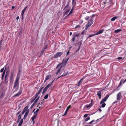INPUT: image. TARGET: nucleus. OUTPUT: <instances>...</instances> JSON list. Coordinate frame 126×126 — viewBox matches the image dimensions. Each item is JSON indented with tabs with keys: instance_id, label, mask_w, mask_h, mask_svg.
Listing matches in <instances>:
<instances>
[{
	"instance_id": "obj_1",
	"label": "nucleus",
	"mask_w": 126,
	"mask_h": 126,
	"mask_svg": "<svg viewBox=\"0 0 126 126\" xmlns=\"http://www.w3.org/2000/svg\"><path fill=\"white\" fill-rule=\"evenodd\" d=\"M68 59L69 58H66L64 59L63 60L62 63H61L59 64L56 67V68H58L60 66H61L62 64L64 63V65H65L66 64V63L68 61Z\"/></svg>"
},
{
	"instance_id": "obj_2",
	"label": "nucleus",
	"mask_w": 126,
	"mask_h": 126,
	"mask_svg": "<svg viewBox=\"0 0 126 126\" xmlns=\"http://www.w3.org/2000/svg\"><path fill=\"white\" fill-rule=\"evenodd\" d=\"M68 7L69 5H68L66 6L65 7H64V10H67L65 12L63 13V14L64 15H65L67 14L69 12L70 10V8H68Z\"/></svg>"
},
{
	"instance_id": "obj_3",
	"label": "nucleus",
	"mask_w": 126,
	"mask_h": 126,
	"mask_svg": "<svg viewBox=\"0 0 126 126\" xmlns=\"http://www.w3.org/2000/svg\"><path fill=\"white\" fill-rule=\"evenodd\" d=\"M19 77H18V75L17 76V78L16 79V80L15 81L14 85V88H15L18 85V81L19 79Z\"/></svg>"
},
{
	"instance_id": "obj_4",
	"label": "nucleus",
	"mask_w": 126,
	"mask_h": 126,
	"mask_svg": "<svg viewBox=\"0 0 126 126\" xmlns=\"http://www.w3.org/2000/svg\"><path fill=\"white\" fill-rule=\"evenodd\" d=\"M63 53L61 52H58L55 54L54 57L55 58H57L60 56Z\"/></svg>"
},
{
	"instance_id": "obj_5",
	"label": "nucleus",
	"mask_w": 126,
	"mask_h": 126,
	"mask_svg": "<svg viewBox=\"0 0 126 126\" xmlns=\"http://www.w3.org/2000/svg\"><path fill=\"white\" fill-rule=\"evenodd\" d=\"M93 21L92 20V19H90L88 22L86 26V27H87V28L89 27L90 26H91L93 23Z\"/></svg>"
},
{
	"instance_id": "obj_6",
	"label": "nucleus",
	"mask_w": 126,
	"mask_h": 126,
	"mask_svg": "<svg viewBox=\"0 0 126 126\" xmlns=\"http://www.w3.org/2000/svg\"><path fill=\"white\" fill-rule=\"evenodd\" d=\"M109 96V95H107L106 97L101 100L100 102V103L101 104H102L104 102H105L108 98Z\"/></svg>"
},
{
	"instance_id": "obj_7",
	"label": "nucleus",
	"mask_w": 126,
	"mask_h": 126,
	"mask_svg": "<svg viewBox=\"0 0 126 126\" xmlns=\"http://www.w3.org/2000/svg\"><path fill=\"white\" fill-rule=\"evenodd\" d=\"M121 97V94L120 92H119L117 95V99L118 100H119Z\"/></svg>"
},
{
	"instance_id": "obj_8",
	"label": "nucleus",
	"mask_w": 126,
	"mask_h": 126,
	"mask_svg": "<svg viewBox=\"0 0 126 126\" xmlns=\"http://www.w3.org/2000/svg\"><path fill=\"white\" fill-rule=\"evenodd\" d=\"M39 97L40 96H37V97H36V96H35L34 99H36L34 102V104H36L37 102V101L39 100Z\"/></svg>"
},
{
	"instance_id": "obj_9",
	"label": "nucleus",
	"mask_w": 126,
	"mask_h": 126,
	"mask_svg": "<svg viewBox=\"0 0 126 126\" xmlns=\"http://www.w3.org/2000/svg\"><path fill=\"white\" fill-rule=\"evenodd\" d=\"M71 106L70 105H69L68 106L67 108L66 109V110L64 114L63 115V116H64L67 113V111L71 107Z\"/></svg>"
},
{
	"instance_id": "obj_10",
	"label": "nucleus",
	"mask_w": 126,
	"mask_h": 126,
	"mask_svg": "<svg viewBox=\"0 0 126 126\" xmlns=\"http://www.w3.org/2000/svg\"><path fill=\"white\" fill-rule=\"evenodd\" d=\"M51 77V75H48L46 77V78L44 81V82H45L47 80L49 79Z\"/></svg>"
},
{
	"instance_id": "obj_11",
	"label": "nucleus",
	"mask_w": 126,
	"mask_h": 126,
	"mask_svg": "<svg viewBox=\"0 0 126 126\" xmlns=\"http://www.w3.org/2000/svg\"><path fill=\"white\" fill-rule=\"evenodd\" d=\"M22 91V90L21 89H20V90L19 91V92L17 93L16 95L14 96H18L21 93Z\"/></svg>"
},
{
	"instance_id": "obj_12",
	"label": "nucleus",
	"mask_w": 126,
	"mask_h": 126,
	"mask_svg": "<svg viewBox=\"0 0 126 126\" xmlns=\"http://www.w3.org/2000/svg\"><path fill=\"white\" fill-rule=\"evenodd\" d=\"M35 114V115L33 116L32 118V121H33V124L35 122V121L34 120L36 118L37 115V114Z\"/></svg>"
},
{
	"instance_id": "obj_13",
	"label": "nucleus",
	"mask_w": 126,
	"mask_h": 126,
	"mask_svg": "<svg viewBox=\"0 0 126 126\" xmlns=\"http://www.w3.org/2000/svg\"><path fill=\"white\" fill-rule=\"evenodd\" d=\"M104 30L103 29L101 30H99L98 32L96 33H95V34L96 35H98L99 34H101V33H102L104 31Z\"/></svg>"
},
{
	"instance_id": "obj_14",
	"label": "nucleus",
	"mask_w": 126,
	"mask_h": 126,
	"mask_svg": "<svg viewBox=\"0 0 126 126\" xmlns=\"http://www.w3.org/2000/svg\"><path fill=\"white\" fill-rule=\"evenodd\" d=\"M101 91H99L97 92V95L99 96V99L101 98Z\"/></svg>"
},
{
	"instance_id": "obj_15",
	"label": "nucleus",
	"mask_w": 126,
	"mask_h": 126,
	"mask_svg": "<svg viewBox=\"0 0 126 126\" xmlns=\"http://www.w3.org/2000/svg\"><path fill=\"white\" fill-rule=\"evenodd\" d=\"M27 7H25L24 8V9L22 10V13H21V15L22 16V17L23 16L24 12H25V10H26Z\"/></svg>"
},
{
	"instance_id": "obj_16",
	"label": "nucleus",
	"mask_w": 126,
	"mask_h": 126,
	"mask_svg": "<svg viewBox=\"0 0 126 126\" xmlns=\"http://www.w3.org/2000/svg\"><path fill=\"white\" fill-rule=\"evenodd\" d=\"M28 109V106H26V107H25L24 109V110H23L22 112V114H24V112H25L26 110H27Z\"/></svg>"
},
{
	"instance_id": "obj_17",
	"label": "nucleus",
	"mask_w": 126,
	"mask_h": 126,
	"mask_svg": "<svg viewBox=\"0 0 126 126\" xmlns=\"http://www.w3.org/2000/svg\"><path fill=\"white\" fill-rule=\"evenodd\" d=\"M93 105V104L92 103H91L90 104H88V105H86L85 106L86 107H87V108H88L89 107H92Z\"/></svg>"
},
{
	"instance_id": "obj_18",
	"label": "nucleus",
	"mask_w": 126,
	"mask_h": 126,
	"mask_svg": "<svg viewBox=\"0 0 126 126\" xmlns=\"http://www.w3.org/2000/svg\"><path fill=\"white\" fill-rule=\"evenodd\" d=\"M121 31V30L120 29H117L114 31V33H117L118 32H120Z\"/></svg>"
},
{
	"instance_id": "obj_19",
	"label": "nucleus",
	"mask_w": 126,
	"mask_h": 126,
	"mask_svg": "<svg viewBox=\"0 0 126 126\" xmlns=\"http://www.w3.org/2000/svg\"><path fill=\"white\" fill-rule=\"evenodd\" d=\"M83 79V78L80 80L78 83L77 84V86H79L80 85V83L82 82Z\"/></svg>"
},
{
	"instance_id": "obj_20",
	"label": "nucleus",
	"mask_w": 126,
	"mask_h": 126,
	"mask_svg": "<svg viewBox=\"0 0 126 126\" xmlns=\"http://www.w3.org/2000/svg\"><path fill=\"white\" fill-rule=\"evenodd\" d=\"M6 67L5 68V70H4V71L3 72V73H2V79H3V77L4 76V75L5 73V71L6 70Z\"/></svg>"
},
{
	"instance_id": "obj_21",
	"label": "nucleus",
	"mask_w": 126,
	"mask_h": 126,
	"mask_svg": "<svg viewBox=\"0 0 126 126\" xmlns=\"http://www.w3.org/2000/svg\"><path fill=\"white\" fill-rule=\"evenodd\" d=\"M73 10H74V8H72V9H71V11L69 12V13L68 15L67 16H66V17L67 16H69L70 14H71L72 13Z\"/></svg>"
},
{
	"instance_id": "obj_22",
	"label": "nucleus",
	"mask_w": 126,
	"mask_h": 126,
	"mask_svg": "<svg viewBox=\"0 0 126 126\" xmlns=\"http://www.w3.org/2000/svg\"><path fill=\"white\" fill-rule=\"evenodd\" d=\"M23 122V119H22L21 120L20 122L19 123L18 125V126H21L22 124V123Z\"/></svg>"
},
{
	"instance_id": "obj_23",
	"label": "nucleus",
	"mask_w": 126,
	"mask_h": 126,
	"mask_svg": "<svg viewBox=\"0 0 126 126\" xmlns=\"http://www.w3.org/2000/svg\"><path fill=\"white\" fill-rule=\"evenodd\" d=\"M117 18V17L116 16H114L111 19V20L112 21H114Z\"/></svg>"
},
{
	"instance_id": "obj_24",
	"label": "nucleus",
	"mask_w": 126,
	"mask_h": 126,
	"mask_svg": "<svg viewBox=\"0 0 126 126\" xmlns=\"http://www.w3.org/2000/svg\"><path fill=\"white\" fill-rule=\"evenodd\" d=\"M21 117V114H19L18 116V119L17 121L19 122L20 120Z\"/></svg>"
},
{
	"instance_id": "obj_25",
	"label": "nucleus",
	"mask_w": 126,
	"mask_h": 126,
	"mask_svg": "<svg viewBox=\"0 0 126 126\" xmlns=\"http://www.w3.org/2000/svg\"><path fill=\"white\" fill-rule=\"evenodd\" d=\"M52 82L51 84H48L45 87L47 89H48L51 85Z\"/></svg>"
},
{
	"instance_id": "obj_26",
	"label": "nucleus",
	"mask_w": 126,
	"mask_h": 126,
	"mask_svg": "<svg viewBox=\"0 0 126 126\" xmlns=\"http://www.w3.org/2000/svg\"><path fill=\"white\" fill-rule=\"evenodd\" d=\"M60 67V68L58 70V71L57 73L56 74H58L60 72L62 66V65Z\"/></svg>"
},
{
	"instance_id": "obj_27",
	"label": "nucleus",
	"mask_w": 126,
	"mask_h": 126,
	"mask_svg": "<svg viewBox=\"0 0 126 126\" xmlns=\"http://www.w3.org/2000/svg\"><path fill=\"white\" fill-rule=\"evenodd\" d=\"M47 89L45 87L44 89L43 90V94H44V93L45 92H46V90Z\"/></svg>"
},
{
	"instance_id": "obj_28",
	"label": "nucleus",
	"mask_w": 126,
	"mask_h": 126,
	"mask_svg": "<svg viewBox=\"0 0 126 126\" xmlns=\"http://www.w3.org/2000/svg\"><path fill=\"white\" fill-rule=\"evenodd\" d=\"M39 109H37L36 111L35 112H34V114H37V112L39 111Z\"/></svg>"
},
{
	"instance_id": "obj_29",
	"label": "nucleus",
	"mask_w": 126,
	"mask_h": 126,
	"mask_svg": "<svg viewBox=\"0 0 126 126\" xmlns=\"http://www.w3.org/2000/svg\"><path fill=\"white\" fill-rule=\"evenodd\" d=\"M40 93V92H39L38 91L35 95L36 96V97H37V96H40L39 95Z\"/></svg>"
},
{
	"instance_id": "obj_30",
	"label": "nucleus",
	"mask_w": 126,
	"mask_h": 126,
	"mask_svg": "<svg viewBox=\"0 0 126 126\" xmlns=\"http://www.w3.org/2000/svg\"><path fill=\"white\" fill-rule=\"evenodd\" d=\"M40 93V92H39L38 91L35 95L36 96V97H37V96H40L39 95Z\"/></svg>"
},
{
	"instance_id": "obj_31",
	"label": "nucleus",
	"mask_w": 126,
	"mask_h": 126,
	"mask_svg": "<svg viewBox=\"0 0 126 126\" xmlns=\"http://www.w3.org/2000/svg\"><path fill=\"white\" fill-rule=\"evenodd\" d=\"M25 111H26V112L25 114H26V115H28V114L29 112V110H28V109L27 110H26Z\"/></svg>"
},
{
	"instance_id": "obj_32",
	"label": "nucleus",
	"mask_w": 126,
	"mask_h": 126,
	"mask_svg": "<svg viewBox=\"0 0 126 126\" xmlns=\"http://www.w3.org/2000/svg\"><path fill=\"white\" fill-rule=\"evenodd\" d=\"M96 35V34H94L90 35L88 36V38L90 37L93 36L95 35Z\"/></svg>"
},
{
	"instance_id": "obj_33",
	"label": "nucleus",
	"mask_w": 126,
	"mask_h": 126,
	"mask_svg": "<svg viewBox=\"0 0 126 126\" xmlns=\"http://www.w3.org/2000/svg\"><path fill=\"white\" fill-rule=\"evenodd\" d=\"M14 79V78L13 76H12L10 77V81L13 82Z\"/></svg>"
},
{
	"instance_id": "obj_34",
	"label": "nucleus",
	"mask_w": 126,
	"mask_h": 126,
	"mask_svg": "<svg viewBox=\"0 0 126 126\" xmlns=\"http://www.w3.org/2000/svg\"><path fill=\"white\" fill-rule=\"evenodd\" d=\"M48 94H47L44 97V99H47L48 97Z\"/></svg>"
},
{
	"instance_id": "obj_35",
	"label": "nucleus",
	"mask_w": 126,
	"mask_h": 126,
	"mask_svg": "<svg viewBox=\"0 0 126 126\" xmlns=\"http://www.w3.org/2000/svg\"><path fill=\"white\" fill-rule=\"evenodd\" d=\"M102 104V105L101 107L102 108L104 107L106 105V104L105 103H103V104Z\"/></svg>"
},
{
	"instance_id": "obj_36",
	"label": "nucleus",
	"mask_w": 126,
	"mask_h": 126,
	"mask_svg": "<svg viewBox=\"0 0 126 126\" xmlns=\"http://www.w3.org/2000/svg\"><path fill=\"white\" fill-rule=\"evenodd\" d=\"M67 75V74H64L63 75H61V76H60V77H58L57 79H58V78H59L61 77H63V76H65L66 75Z\"/></svg>"
},
{
	"instance_id": "obj_37",
	"label": "nucleus",
	"mask_w": 126,
	"mask_h": 126,
	"mask_svg": "<svg viewBox=\"0 0 126 126\" xmlns=\"http://www.w3.org/2000/svg\"><path fill=\"white\" fill-rule=\"evenodd\" d=\"M90 119V118L89 117H87L85 120V121H86Z\"/></svg>"
},
{
	"instance_id": "obj_38",
	"label": "nucleus",
	"mask_w": 126,
	"mask_h": 126,
	"mask_svg": "<svg viewBox=\"0 0 126 126\" xmlns=\"http://www.w3.org/2000/svg\"><path fill=\"white\" fill-rule=\"evenodd\" d=\"M28 115H26V114H25V115H24V117H23V119H25L27 117V116Z\"/></svg>"
},
{
	"instance_id": "obj_39",
	"label": "nucleus",
	"mask_w": 126,
	"mask_h": 126,
	"mask_svg": "<svg viewBox=\"0 0 126 126\" xmlns=\"http://www.w3.org/2000/svg\"><path fill=\"white\" fill-rule=\"evenodd\" d=\"M79 34L77 33L75 35L74 37H76L77 36H79Z\"/></svg>"
},
{
	"instance_id": "obj_40",
	"label": "nucleus",
	"mask_w": 126,
	"mask_h": 126,
	"mask_svg": "<svg viewBox=\"0 0 126 126\" xmlns=\"http://www.w3.org/2000/svg\"><path fill=\"white\" fill-rule=\"evenodd\" d=\"M88 114H85L84 116V117H87V116H88Z\"/></svg>"
},
{
	"instance_id": "obj_41",
	"label": "nucleus",
	"mask_w": 126,
	"mask_h": 126,
	"mask_svg": "<svg viewBox=\"0 0 126 126\" xmlns=\"http://www.w3.org/2000/svg\"><path fill=\"white\" fill-rule=\"evenodd\" d=\"M75 37L74 36V37H73V38H72V41L73 42H74V40H75Z\"/></svg>"
},
{
	"instance_id": "obj_42",
	"label": "nucleus",
	"mask_w": 126,
	"mask_h": 126,
	"mask_svg": "<svg viewBox=\"0 0 126 126\" xmlns=\"http://www.w3.org/2000/svg\"><path fill=\"white\" fill-rule=\"evenodd\" d=\"M35 104H34V102L33 104L31 106V107H30L31 109H32V108L33 107L34 105Z\"/></svg>"
},
{
	"instance_id": "obj_43",
	"label": "nucleus",
	"mask_w": 126,
	"mask_h": 126,
	"mask_svg": "<svg viewBox=\"0 0 126 126\" xmlns=\"http://www.w3.org/2000/svg\"><path fill=\"white\" fill-rule=\"evenodd\" d=\"M4 68H3L0 70V72H3V70H4Z\"/></svg>"
},
{
	"instance_id": "obj_44",
	"label": "nucleus",
	"mask_w": 126,
	"mask_h": 126,
	"mask_svg": "<svg viewBox=\"0 0 126 126\" xmlns=\"http://www.w3.org/2000/svg\"><path fill=\"white\" fill-rule=\"evenodd\" d=\"M89 17L88 16H87L86 17L85 19H86V20H87L89 19Z\"/></svg>"
},
{
	"instance_id": "obj_45",
	"label": "nucleus",
	"mask_w": 126,
	"mask_h": 126,
	"mask_svg": "<svg viewBox=\"0 0 126 126\" xmlns=\"http://www.w3.org/2000/svg\"><path fill=\"white\" fill-rule=\"evenodd\" d=\"M94 121V120H93L92 121H91L89 123V124H91Z\"/></svg>"
},
{
	"instance_id": "obj_46",
	"label": "nucleus",
	"mask_w": 126,
	"mask_h": 126,
	"mask_svg": "<svg viewBox=\"0 0 126 126\" xmlns=\"http://www.w3.org/2000/svg\"><path fill=\"white\" fill-rule=\"evenodd\" d=\"M122 58L121 57H119L117 59L118 60L122 59Z\"/></svg>"
},
{
	"instance_id": "obj_47",
	"label": "nucleus",
	"mask_w": 126,
	"mask_h": 126,
	"mask_svg": "<svg viewBox=\"0 0 126 126\" xmlns=\"http://www.w3.org/2000/svg\"><path fill=\"white\" fill-rule=\"evenodd\" d=\"M2 41H0V48L1 47L0 46H1V45L2 44Z\"/></svg>"
},
{
	"instance_id": "obj_48",
	"label": "nucleus",
	"mask_w": 126,
	"mask_h": 126,
	"mask_svg": "<svg viewBox=\"0 0 126 126\" xmlns=\"http://www.w3.org/2000/svg\"><path fill=\"white\" fill-rule=\"evenodd\" d=\"M75 0H72V3L73 4H74L75 3Z\"/></svg>"
},
{
	"instance_id": "obj_49",
	"label": "nucleus",
	"mask_w": 126,
	"mask_h": 126,
	"mask_svg": "<svg viewBox=\"0 0 126 126\" xmlns=\"http://www.w3.org/2000/svg\"><path fill=\"white\" fill-rule=\"evenodd\" d=\"M43 100H43L42 101V102L40 104V105H42L44 103Z\"/></svg>"
},
{
	"instance_id": "obj_50",
	"label": "nucleus",
	"mask_w": 126,
	"mask_h": 126,
	"mask_svg": "<svg viewBox=\"0 0 126 126\" xmlns=\"http://www.w3.org/2000/svg\"><path fill=\"white\" fill-rule=\"evenodd\" d=\"M42 91V89H40L39 90V92H41Z\"/></svg>"
},
{
	"instance_id": "obj_51",
	"label": "nucleus",
	"mask_w": 126,
	"mask_h": 126,
	"mask_svg": "<svg viewBox=\"0 0 126 126\" xmlns=\"http://www.w3.org/2000/svg\"><path fill=\"white\" fill-rule=\"evenodd\" d=\"M19 16H17V17L16 18V19L17 20L18 19H19Z\"/></svg>"
},
{
	"instance_id": "obj_52",
	"label": "nucleus",
	"mask_w": 126,
	"mask_h": 126,
	"mask_svg": "<svg viewBox=\"0 0 126 126\" xmlns=\"http://www.w3.org/2000/svg\"><path fill=\"white\" fill-rule=\"evenodd\" d=\"M79 25H78V26H76L75 27V29H76V28H77L78 27H79Z\"/></svg>"
},
{
	"instance_id": "obj_53",
	"label": "nucleus",
	"mask_w": 126,
	"mask_h": 126,
	"mask_svg": "<svg viewBox=\"0 0 126 126\" xmlns=\"http://www.w3.org/2000/svg\"><path fill=\"white\" fill-rule=\"evenodd\" d=\"M47 48V46H46L44 48V49L43 50H44L45 49Z\"/></svg>"
},
{
	"instance_id": "obj_54",
	"label": "nucleus",
	"mask_w": 126,
	"mask_h": 126,
	"mask_svg": "<svg viewBox=\"0 0 126 126\" xmlns=\"http://www.w3.org/2000/svg\"><path fill=\"white\" fill-rule=\"evenodd\" d=\"M34 99H33V100H32L31 101V102L32 103V102H33L34 101Z\"/></svg>"
},
{
	"instance_id": "obj_55",
	"label": "nucleus",
	"mask_w": 126,
	"mask_h": 126,
	"mask_svg": "<svg viewBox=\"0 0 126 126\" xmlns=\"http://www.w3.org/2000/svg\"><path fill=\"white\" fill-rule=\"evenodd\" d=\"M126 81V79L124 80V81L123 82V83H124Z\"/></svg>"
},
{
	"instance_id": "obj_56",
	"label": "nucleus",
	"mask_w": 126,
	"mask_h": 126,
	"mask_svg": "<svg viewBox=\"0 0 126 126\" xmlns=\"http://www.w3.org/2000/svg\"><path fill=\"white\" fill-rule=\"evenodd\" d=\"M69 51H68V52H67V54H66L67 55H68L69 54Z\"/></svg>"
},
{
	"instance_id": "obj_57",
	"label": "nucleus",
	"mask_w": 126,
	"mask_h": 126,
	"mask_svg": "<svg viewBox=\"0 0 126 126\" xmlns=\"http://www.w3.org/2000/svg\"><path fill=\"white\" fill-rule=\"evenodd\" d=\"M72 34V32H70V35H71Z\"/></svg>"
},
{
	"instance_id": "obj_58",
	"label": "nucleus",
	"mask_w": 126,
	"mask_h": 126,
	"mask_svg": "<svg viewBox=\"0 0 126 126\" xmlns=\"http://www.w3.org/2000/svg\"><path fill=\"white\" fill-rule=\"evenodd\" d=\"M15 7L14 6H12V9H14V8H15Z\"/></svg>"
},
{
	"instance_id": "obj_59",
	"label": "nucleus",
	"mask_w": 126,
	"mask_h": 126,
	"mask_svg": "<svg viewBox=\"0 0 126 126\" xmlns=\"http://www.w3.org/2000/svg\"><path fill=\"white\" fill-rule=\"evenodd\" d=\"M79 48H80V47H79V48L77 50V51H78L79 50Z\"/></svg>"
},
{
	"instance_id": "obj_60",
	"label": "nucleus",
	"mask_w": 126,
	"mask_h": 126,
	"mask_svg": "<svg viewBox=\"0 0 126 126\" xmlns=\"http://www.w3.org/2000/svg\"><path fill=\"white\" fill-rule=\"evenodd\" d=\"M99 111H101V109H99Z\"/></svg>"
},
{
	"instance_id": "obj_61",
	"label": "nucleus",
	"mask_w": 126,
	"mask_h": 126,
	"mask_svg": "<svg viewBox=\"0 0 126 126\" xmlns=\"http://www.w3.org/2000/svg\"><path fill=\"white\" fill-rule=\"evenodd\" d=\"M92 102H93V100H91V103H92Z\"/></svg>"
},
{
	"instance_id": "obj_62",
	"label": "nucleus",
	"mask_w": 126,
	"mask_h": 126,
	"mask_svg": "<svg viewBox=\"0 0 126 126\" xmlns=\"http://www.w3.org/2000/svg\"><path fill=\"white\" fill-rule=\"evenodd\" d=\"M122 81V80H121V81L120 82V83L119 84V85H121V81Z\"/></svg>"
},
{
	"instance_id": "obj_63",
	"label": "nucleus",
	"mask_w": 126,
	"mask_h": 126,
	"mask_svg": "<svg viewBox=\"0 0 126 126\" xmlns=\"http://www.w3.org/2000/svg\"><path fill=\"white\" fill-rule=\"evenodd\" d=\"M35 110V109H34V110H33V111H34Z\"/></svg>"
},
{
	"instance_id": "obj_64",
	"label": "nucleus",
	"mask_w": 126,
	"mask_h": 126,
	"mask_svg": "<svg viewBox=\"0 0 126 126\" xmlns=\"http://www.w3.org/2000/svg\"><path fill=\"white\" fill-rule=\"evenodd\" d=\"M40 104H41L40 103H39V104H38L39 105H40Z\"/></svg>"
}]
</instances>
